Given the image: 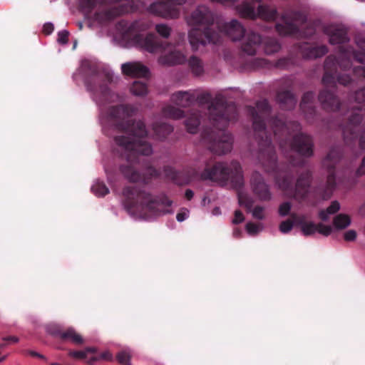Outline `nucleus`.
Returning a JSON list of instances; mask_svg holds the SVG:
<instances>
[{
    "label": "nucleus",
    "mask_w": 365,
    "mask_h": 365,
    "mask_svg": "<svg viewBox=\"0 0 365 365\" xmlns=\"http://www.w3.org/2000/svg\"><path fill=\"white\" fill-rule=\"evenodd\" d=\"M340 209V204L337 201H333L327 210H322L319 215L322 220L326 221L329 216L336 213Z\"/></svg>",
    "instance_id": "nucleus-21"
},
{
    "label": "nucleus",
    "mask_w": 365,
    "mask_h": 365,
    "mask_svg": "<svg viewBox=\"0 0 365 365\" xmlns=\"http://www.w3.org/2000/svg\"><path fill=\"white\" fill-rule=\"evenodd\" d=\"M156 31L163 37L167 38L170 36L171 29L166 24H158L155 26Z\"/></svg>",
    "instance_id": "nucleus-33"
},
{
    "label": "nucleus",
    "mask_w": 365,
    "mask_h": 365,
    "mask_svg": "<svg viewBox=\"0 0 365 365\" xmlns=\"http://www.w3.org/2000/svg\"><path fill=\"white\" fill-rule=\"evenodd\" d=\"M4 340L9 341L11 343H17L19 341V338L16 336H10L8 338H5Z\"/></svg>",
    "instance_id": "nucleus-45"
},
{
    "label": "nucleus",
    "mask_w": 365,
    "mask_h": 365,
    "mask_svg": "<svg viewBox=\"0 0 365 365\" xmlns=\"http://www.w3.org/2000/svg\"><path fill=\"white\" fill-rule=\"evenodd\" d=\"M76 43H74V46H73V48H76Z\"/></svg>",
    "instance_id": "nucleus-54"
},
{
    "label": "nucleus",
    "mask_w": 365,
    "mask_h": 365,
    "mask_svg": "<svg viewBox=\"0 0 365 365\" xmlns=\"http://www.w3.org/2000/svg\"><path fill=\"white\" fill-rule=\"evenodd\" d=\"M210 13L205 6H199L187 19V24L191 27L188 37L193 50H198L201 46L206 43H215L219 41L220 34H210L205 28Z\"/></svg>",
    "instance_id": "nucleus-2"
},
{
    "label": "nucleus",
    "mask_w": 365,
    "mask_h": 365,
    "mask_svg": "<svg viewBox=\"0 0 365 365\" xmlns=\"http://www.w3.org/2000/svg\"><path fill=\"white\" fill-rule=\"evenodd\" d=\"M203 177L214 181L226 182L230 180L235 185L242 184L243 178L240 165L238 163H233L229 167L220 163L215 165L208 173H204Z\"/></svg>",
    "instance_id": "nucleus-5"
},
{
    "label": "nucleus",
    "mask_w": 365,
    "mask_h": 365,
    "mask_svg": "<svg viewBox=\"0 0 365 365\" xmlns=\"http://www.w3.org/2000/svg\"><path fill=\"white\" fill-rule=\"evenodd\" d=\"M117 359L119 363L123 365H130V352L127 350H123L120 352L117 356Z\"/></svg>",
    "instance_id": "nucleus-31"
},
{
    "label": "nucleus",
    "mask_w": 365,
    "mask_h": 365,
    "mask_svg": "<svg viewBox=\"0 0 365 365\" xmlns=\"http://www.w3.org/2000/svg\"><path fill=\"white\" fill-rule=\"evenodd\" d=\"M118 14V12L114 11L102 12L101 14H97L96 20L99 21L101 24L106 23L107 21L113 19L115 15Z\"/></svg>",
    "instance_id": "nucleus-27"
},
{
    "label": "nucleus",
    "mask_w": 365,
    "mask_h": 365,
    "mask_svg": "<svg viewBox=\"0 0 365 365\" xmlns=\"http://www.w3.org/2000/svg\"><path fill=\"white\" fill-rule=\"evenodd\" d=\"M167 3L155 2L152 4L148 11L155 15L160 16L167 19L177 18L180 11L176 7L177 5H181L185 0H167Z\"/></svg>",
    "instance_id": "nucleus-7"
},
{
    "label": "nucleus",
    "mask_w": 365,
    "mask_h": 365,
    "mask_svg": "<svg viewBox=\"0 0 365 365\" xmlns=\"http://www.w3.org/2000/svg\"><path fill=\"white\" fill-rule=\"evenodd\" d=\"M190 95L187 92H179L174 95L173 100L178 106H185L190 101Z\"/></svg>",
    "instance_id": "nucleus-23"
},
{
    "label": "nucleus",
    "mask_w": 365,
    "mask_h": 365,
    "mask_svg": "<svg viewBox=\"0 0 365 365\" xmlns=\"http://www.w3.org/2000/svg\"><path fill=\"white\" fill-rule=\"evenodd\" d=\"M59 336L61 339L70 340L76 344H81L83 342L82 336L71 328L67 329L64 332L59 333Z\"/></svg>",
    "instance_id": "nucleus-20"
},
{
    "label": "nucleus",
    "mask_w": 365,
    "mask_h": 365,
    "mask_svg": "<svg viewBox=\"0 0 365 365\" xmlns=\"http://www.w3.org/2000/svg\"><path fill=\"white\" fill-rule=\"evenodd\" d=\"M291 209V205L288 202L282 204L279 209V212L282 216L287 215Z\"/></svg>",
    "instance_id": "nucleus-37"
},
{
    "label": "nucleus",
    "mask_w": 365,
    "mask_h": 365,
    "mask_svg": "<svg viewBox=\"0 0 365 365\" xmlns=\"http://www.w3.org/2000/svg\"><path fill=\"white\" fill-rule=\"evenodd\" d=\"M92 192L98 197H102L108 193L109 190L101 182L96 181L91 187Z\"/></svg>",
    "instance_id": "nucleus-22"
},
{
    "label": "nucleus",
    "mask_w": 365,
    "mask_h": 365,
    "mask_svg": "<svg viewBox=\"0 0 365 365\" xmlns=\"http://www.w3.org/2000/svg\"><path fill=\"white\" fill-rule=\"evenodd\" d=\"M130 90L133 94L135 96H143L147 93L146 86L140 81L134 82Z\"/></svg>",
    "instance_id": "nucleus-24"
},
{
    "label": "nucleus",
    "mask_w": 365,
    "mask_h": 365,
    "mask_svg": "<svg viewBox=\"0 0 365 365\" xmlns=\"http://www.w3.org/2000/svg\"><path fill=\"white\" fill-rule=\"evenodd\" d=\"M327 50L325 46L318 48H312L309 51V53L307 55V58H318L327 53Z\"/></svg>",
    "instance_id": "nucleus-30"
},
{
    "label": "nucleus",
    "mask_w": 365,
    "mask_h": 365,
    "mask_svg": "<svg viewBox=\"0 0 365 365\" xmlns=\"http://www.w3.org/2000/svg\"><path fill=\"white\" fill-rule=\"evenodd\" d=\"M328 182H329V184H330V185L331 184V178H330V177H329V179H328Z\"/></svg>",
    "instance_id": "nucleus-51"
},
{
    "label": "nucleus",
    "mask_w": 365,
    "mask_h": 365,
    "mask_svg": "<svg viewBox=\"0 0 365 365\" xmlns=\"http://www.w3.org/2000/svg\"><path fill=\"white\" fill-rule=\"evenodd\" d=\"M263 229L262 224H254L249 222L246 225V230L250 235H255L260 232Z\"/></svg>",
    "instance_id": "nucleus-29"
},
{
    "label": "nucleus",
    "mask_w": 365,
    "mask_h": 365,
    "mask_svg": "<svg viewBox=\"0 0 365 365\" xmlns=\"http://www.w3.org/2000/svg\"><path fill=\"white\" fill-rule=\"evenodd\" d=\"M123 195L125 210L135 220H150L171 211L169 209L171 202L168 200H154L150 195L135 188L126 187Z\"/></svg>",
    "instance_id": "nucleus-1"
},
{
    "label": "nucleus",
    "mask_w": 365,
    "mask_h": 365,
    "mask_svg": "<svg viewBox=\"0 0 365 365\" xmlns=\"http://www.w3.org/2000/svg\"><path fill=\"white\" fill-rule=\"evenodd\" d=\"M344 237L346 241H354L356 238V232L353 230H349L344 233Z\"/></svg>",
    "instance_id": "nucleus-39"
},
{
    "label": "nucleus",
    "mask_w": 365,
    "mask_h": 365,
    "mask_svg": "<svg viewBox=\"0 0 365 365\" xmlns=\"http://www.w3.org/2000/svg\"><path fill=\"white\" fill-rule=\"evenodd\" d=\"M212 1L220 2L226 5H232L235 0H211Z\"/></svg>",
    "instance_id": "nucleus-44"
},
{
    "label": "nucleus",
    "mask_w": 365,
    "mask_h": 365,
    "mask_svg": "<svg viewBox=\"0 0 365 365\" xmlns=\"http://www.w3.org/2000/svg\"><path fill=\"white\" fill-rule=\"evenodd\" d=\"M284 25L277 24L276 26L277 30L282 35L291 34L295 29V26L297 24V20L296 19L290 20V17L288 15L283 16Z\"/></svg>",
    "instance_id": "nucleus-18"
},
{
    "label": "nucleus",
    "mask_w": 365,
    "mask_h": 365,
    "mask_svg": "<svg viewBox=\"0 0 365 365\" xmlns=\"http://www.w3.org/2000/svg\"><path fill=\"white\" fill-rule=\"evenodd\" d=\"M193 192L192 190H187L185 192V197L187 200H190L193 197Z\"/></svg>",
    "instance_id": "nucleus-46"
},
{
    "label": "nucleus",
    "mask_w": 365,
    "mask_h": 365,
    "mask_svg": "<svg viewBox=\"0 0 365 365\" xmlns=\"http://www.w3.org/2000/svg\"><path fill=\"white\" fill-rule=\"evenodd\" d=\"M200 121L196 115H194L186 120V127L190 133H194L196 132L199 125Z\"/></svg>",
    "instance_id": "nucleus-26"
},
{
    "label": "nucleus",
    "mask_w": 365,
    "mask_h": 365,
    "mask_svg": "<svg viewBox=\"0 0 365 365\" xmlns=\"http://www.w3.org/2000/svg\"><path fill=\"white\" fill-rule=\"evenodd\" d=\"M133 134L125 140V137H118L116 141L123 146L126 150L139 153L144 155H148L152 153L151 146L143 139L145 134V125L141 122L133 124Z\"/></svg>",
    "instance_id": "nucleus-4"
},
{
    "label": "nucleus",
    "mask_w": 365,
    "mask_h": 365,
    "mask_svg": "<svg viewBox=\"0 0 365 365\" xmlns=\"http://www.w3.org/2000/svg\"><path fill=\"white\" fill-rule=\"evenodd\" d=\"M351 224V218L346 214L337 215L333 220V226L336 230H343L349 227Z\"/></svg>",
    "instance_id": "nucleus-19"
},
{
    "label": "nucleus",
    "mask_w": 365,
    "mask_h": 365,
    "mask_svg": "<svg viewBox=\"0 0 365 365\" xmlns=\"http://www.w3.org/2000/svg\"><path fill=\"white\" fill-rule=\"evenodd\" d=\"M293 148L302 155L309 156L312 153V142L311 138L301 134L294 140Z\"/></svg>",
    "instance_id": "nucleus-10"
},
{
    "label": "nucleus",
    "mask_w": 365,
    "mask_h": 365,
    "mask_svg": "<svg viewBox=\"0 0 365 365\" xmlns=\"http://www.w3.org/2000/svg\"><path fill=\"white\" fill-rule=\"evenodd\" d=\"M244 220V217L242 215V213L240 211H235V217L232 220V222L234 224H238L242 222Z\"/></svg>",
    "instance_id": "nucleus-41"
},
{
    "label": "nucleus",
    "mask_w": 365,
    "mask_h": 365,
    "mask_svg": "<svg viewBox=\"0 0 365 365\" xmlns=\"http://www.w3.org/2000/svg\"><path fill=\"white\" fill-rule=\"evenodd\" d=\"M189 64L193 73H195L196 75H199L202 72V65L198 58L195 57L191 58L189 61Z\"/></svg>",
    "instance_id": "nucleus-28"
},
{
    "label": "nucleus",
    "mask_w": 365,
    "mask_h": 365,
    "mask_svg": "<svg viewBox=\"0 0 365 365\" xmlns=\"http://www.w3.org/2000/svg\"><path fill=\"white\" fill-rule=\"evenodd\" d=\"M171 118L175 119L180 118L182 117V111L179 109H172L166 113Z\"/></svg>",
    "instance_id": "nucleus-38"
},
{
    "label": "nucleus",
    "mask_w": 365,
    "mask_h": 365,
    "mask_svg": "<svg viewBox=\"0 0 365 365\" xmlns=\"http://www.w3.org/2000/svg\"><path fill=\"white\" fill-rule=\"evenodd\" d=\"M239 203L241 206H245L249 211L252 212V216L257 219H262L264 216V209L262 207L257 206L252 210L253 201L250 199L247 194L240 192L238 194Z\"/></svg>",
    "instance_id": "nucleus-12"
},
{
    "label": "nucleus",
    "mask_w": 365,
    "mask_h": 365,
    "mask_svg": "<svg viewBox=\"0 0 365 365\" xmlns=\"http://www.w3.org/2000/svg\"><path fill=\"white\" fill-rule=\"evenodd\" d=\"M121 68L125 75L132 77H147L149 73L147 67L139 62L123 63Z\"/></svg>",
    "instance_id": "nucleus-9"
},
{
    "label": "nucleus",
    "mask_w": 365,
    "mask_h": 365,
    "mask_svg": "<svg viewBox=\"0 0 365 365\" xmlns=\"http://www.w3.org/2000/svg\"><path fill=\"white\" fill-rule=\"evenodd\" d=\"M48 331L51 332V334H55V332H52V331H50V330H48Z\"/></svg>",
    "instance_id": "nucleus-53"
},
{
    "label": "nucleus",
    "mask_w": 365,
    "mask_h": 365,
    "mask_svg": "<svg viewBox=\"0 0 365 365\" xmlns=\"http://www.w3.org/2000/svg\"><path fill=\"white\" fill-rule=\"evenodd\" d=\"M293 227V222L291 220H286L282 222L279 225V230L286 234L289 232Z\"/></svg>",
    "instance_id": "nucleus-35"
},
{
    "label": "nucleus",
    "mask_w": 365,
    "mask_h": 365,
    "mask_svg": "<svg viewBox=\"0 0 365 365\" xmlns=\"http://www.w3.org/2000/svg\"><path fill=\"white\" fill-rule=\"evenodd\" d=\"M125 176L130 181H138L140 179V175L138 173L135 171L132 168H128L123 170Z\"/></svg>",
    "instance_id": "nucleus-32"
},
{
    "label": "nucleus",
    "mask_w": 365,
    "mask_h": 365,
    "mask_svg": "<svg viewBox=\"0 0 365 365\" xmlns=\"http://www.w3.org/2000/svg\"><path fill=\"white\" fill-rule=\"evenodd\" d=\"M294 219L295 223L300 226L302 232L304 235H311L316 232H319L322 235L328 236L331 233L333 230V228L329 225H324L322 224L317 225L312 222H307L304 217H294Z\"/></svg>",
    "instance_id": "nucleus-8"
},
{
    "label": "nucleus",
    "mask_w": 365,
    "mask_h": 365,
    "mask_svg": "<svg viewBox=\"0 0 365 365\" xmlns=\"http://www.w3.org/2000/svg\"><path fill=\"white\" fill-rule=\"evenodd\" d=\"M212 214L215 215H217L219 214H220V210L218 207H216L213 210H212Z\"/></svg>",
    "instance_id": "nucleus-47"
},
{
    "label": "nucleus",
    "mask_w": 365,
    "mask_h": 365,
    "mask_svg": "<svg viewBox=\"0 0 365 365\" xmlns=\"http://www.w3.org/2000/svg\"><path fill=\"white\" fill-rule=\"evenodd\" d=\"M96 349L94 348H87L81 351H72L69 352V356L77 359H87L89 364L98 359L97 357L93 356Z\"/></svg>",
    "instance_id": "nucleus-17"
},
{
    "label": "nucleus",
    "mask_w": 365,
    "mask_h": 365,
    "mask_svg": "<svg viewBox=\"0 0 365 365\" xmlns=\"http://www.w3.org/2000/svg\"><path fill=\"white\" fill-rule=\"evenodd\" d=\"M6 355H5V356H1V357H0V363H1V361H4V360L6 359Z\"/></svg>",
    "instance_id": "nucleus-49"
},
{
    "label": "nucleus",
    "mask_w": 365,
    "mask_h": 365,
    "mask_svg": "<svg viewBox=\"0 0 365 365\" xmlns=\"http://www.w3.org/2000/svg\"><path fill=\"white\" fill-rule=\"evenodd\" d=\"M331 44H340L347 41L346 31L342 28L331 26L327 29Z\"/></svg>",
    "instance_id": "nucleus-13"
},
{
    "label": "nucleus",
    "mask_w": 365,
    "mask_h": 365,
    "mask_svg": "<svg viewBox=\"0 0 365 365\" xmlns=\"http://www.w3.org/2000/svg\"><path fill=\"white\" fill-rule=\"evenodd\" d=\"M135 43L138 47L150 53H160L159 62L162 64H180L185 61V56L180 53L174 46L159 44L153 34H149L145 38L137 36L135 38Z\"/></svg>",
    "instance_id": "nucleus-3"
},
{
    "label": "nucleus",
    "mask_w": 365,
    "mask_h": 365,
    "mask_svg": "<svg viewBox=\"0 0 365 365\" xmlns=\"http://www.w3.org/2000/svg\"><path fill=\"white\" fill-rule=\"evenodd\" d=\"M280 48L279 44L276 41H272L269 43H267L265 46V52L267 53H272L274 52H277Z\"/></svg>",
    "instance_id": "nucleus-34"
},
{
    "label": "nucleus",
    "mask_w": 365,
    "mask_h": 365,
    "mask_svg": "<svg viewBox=\"0 0 365 365\" xmlns=\"http://www.w3.org/2000/svg\"><path fill=\"white\" fill-rule=\"evenodd\" d=\"M232 148V139L228 135H225L223 139L215 141L211 149L215 153L219 155L225 154L231 150Z\"/></svg>",
    "instance_id": "nucleus-16"
},
{
    "label": "nucleus",
    "mask_w": 365,
    "mask_h": 365,
    "mask_svg": "<svg viewBox=\"0 0 365 365\" xmlns=\"http://www.w3.org/2000/svg\"><path fill=\"white\" fill-rule=\"evenodd\" d=\"M189 216V211L187 209H182L177 215V220L178 222H182Z\"/></svg>",
    "instance_id": "nucleus-40"
},
{
    "label": "nucleus",
    "mask_w": 365,
    "mask_h": 365,
    "mask_svg": "<svg viewBox=\"0 0 365 365\" xmlns=\"http://www.w3.org/2000/svg\"><path fill=\"white\" fill-rule=\"evenodd\" d=\"M358 46L362 50L361 53L354 54V57L359 62L365 63V38H358L356 39Z\"/></svg>",
    "instance_id": "nucleus-25"
},
{
    "label": "nucleus",
    "mask_w": 365,
    "mask_h": 365,
    "mask_svg": "<svg viewBox=\"0 0 365 365\" xmlns=\"http://www.w3.org/2000/svg\"><path fill=\"white\" fill-rule=\"evenodd\" d=\"M237 10L242 16L250 19L261 18L264 20H271L274 18L276 14V11L274 9L259 6L257 10H255L253 4L247 2H243L237 7Z\"/></svg>",
    "instance_id": "nucleus-6"
},
{
    "label": "nucleus",
    "mask_w": 365,
    "mask_h": 365,
    "mask_svg": "<svg viewBox=\"0 0 365 365\" xmlns=\"http://www.w3.org/2000/svg\"><path fill=\"white\" fill-rule=\"evenodd\" d=\"M31 354L34 355V356H38L39 358H42V359L43 358V356H42V355H41L39 354L35 353V352H32Z\"/></svg>",
    "instance_id": "nucleus-48"
},
{
    "label": "nucleus",
    "mask_w": 365,
    "mask_h": 365,
    "mask_svg": "<svg viewBox=\"0 0 365 365\" xmlns=\"http://www.w3.org/2000/svg\"><path fill=\"white\" fill-rule=\"evenodd\" d=\"M260 42V36L255 33H251L245 38L242 49L246 53L253 55L255 53Z\"/></svg>",
    "instance_id": "nucleus-14"
},
{
    "label": "nucleus",
    "mask_w": 365,
    "mask_h": 365,
    "mask_svg": "<svg viewBox=\"0 0 365 365\" xmlns=\"http://www.w3.org/2000/svg\"><path fill=\"white\" fill-rule=\"evenodd\" d=\"M244 31V28L235 20H232L224 26V32L233 41L239 40L242 36Z\"/></svg>",
    "instance_id": "nucleus-15"
},
{
    "label": "nucleus",
    "mask_w": 365,
    "mask_h": 365,
    "mask_svg": "<svg viewBox=\"0 0 365 365\" xmlns=\"http://www.w3.org/2000/svg\"><path fill=\"white\" fill-rule=\"evenodd\" d=\"M68 32L67 31H61L58 34V42L61 44H66L68 42Z\"/></svg>",
    "instance_id": "nucleus-36"
},
{
    "label": "nucleus",
    "mask_w": 365,
    "mask_h": 365,
    "mask_svg": "<svg viewBox=\"0 0 365 365\" xmlns=\"http://www.w3.org/2000/svg\"><path fill=\"white\" fill-rule=\"evenodd\" d=\"M251 183L255 193L260 200H266L270 198L269 190L260 175L255 174L252 179Z\"/></svg>",
    "instance_id": "nucleus-11"
},
{
    "label": "nucleus",
    "mask_w": 365,
    "mask_h": 365,
    "mask_svg": "<svg viewBox=\"0 0 365 365\" xmlns=\"http://www.w3.org/2000/svg\"><path fill=\"white\" fill-rule=\"evenodd\" d=\"M100 359L110 360L112 359V354L108 351L104 352L101 355Z\"/></svg>",
    "instance_id": "nucleus-43"
},
{
    "label": "nucleus",
    "mask_w": 365,
    "mask_h": 365,
    "mask_svg": "<svg viewBox=\"0 0 365 365\" xmlns=\"http://www.w3.org/2000/svg\"><path fill=\"white\" fill-rule=\"evenodd\" d=\"M240 235V231L237 230H234V235L237 236Z\"/></svg>",
    "instance_id": "nucleus-50"
},
{
    "label": "nucleus",
    "mask_w": 365,
    "mask_h": 365,
    "mask_svg": "<svg viewBox=\"0 0 365 365\" xmlns=\"http://www.w3.org/2000/svg\"><path fill=\"white\" fill-rule=\"evenodd\" d=\"M43 31L46 34H50L53 31V25L51 23L45 24Z\"/></svg>",
    "instance_id": "nucleus-42"
},
{
    "label": "nucleus",
    "mask_w": 365,
    "mask_h": 365,
    "mask_svg": "<svg viewBox=\"0 0 365 365\" xmlns=\"http://www.w3.org/2000/svg\"><path fill=\"white\" fill-rule=\"evenodd\" d=\"M363 166H365V157H364V159L363 160Z\"/></svg>",
    "instance_id": "nucleus-52"
}]
</instances>
